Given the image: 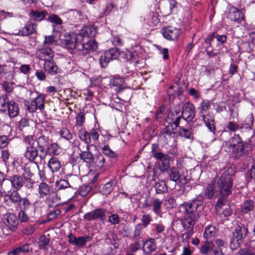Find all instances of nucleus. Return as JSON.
Listing matches in <instances>:
<instances>
[{
  "mask_svg": "<svg viewBox=\"0 0 255 255\" xmlns=\"http://www.w3.org/2000/svg\"><path fill=\"white\" fill-rule=\"evenodd\" d=\"M184 216L181 219L183 227L187 231L185 233L186 238H189L194 234V226L202 210V202L196 199L180 205Z\"/></svg>",
  "mask_w": 255,
  "mask_h": 255,
  "instance_id": "1",
  "label": "nucleus"
},
{
  "mask_svg": "<svg viewBox=\"0 0 255 255\" xmlns=\"http://www.w3.org/2000/svg\"><path fill=\"white\" fill-rule=\"evenodd\" d=\"M235 173V171L233 168H228L221 175L220 178L214 179L221 194V197L217 203L218 207L221 208L222 205H225V198L232 193Z\"/></svg>",
  "mask_w": 255,
  "mask_h": 255,
  "instance_id": "2",
  "label": "nucleus"
},
{
  "mask_svg": "<svg viewBox=\"0 0 255 255\" xmlns=\"http://www.w3.org/2000/svg\"><path fill=\"white\" fill-rule=\"evenodd\" d=\"M248 233L247 227L242 223L237 225L230 242V248L234 250L240 247Z\"/></svg>",
  "mask_w": 255,
  "mask_h": 255,
  "instance_id": "3",
  "label": "nucleus"
},
{
  "mask_svg": "<svg viewBox=\"0 0 255 255\" xmlns=\"http://www.w3.org/2000/svg\"><path fill=\"white\" fill-rule=\"evenodd\" d=\"M24 142L27 145L24 152V156L31 163H37V159L39 158L40 161L44 158L41 155H38L37 149L33 146L34 140L31 136H27L24 139Z\"/></svg>",
  "mask_w": 255,
  "mask_h": 255,
  "instance_id": "4",
  "label": "nucleus"
},
{
  "mask_svg": "<svg viewBox=\"0 0 255 255\" xmlns=\"http://www.w3.org/2000/svg\"><path fill=\"white\" fill-rule=\"evenodd\" d=\"M24 178L22 176L15 174L6 179L3 184L2 189L4 193L10 191L11 188L13 190L19 191L24 184Z\"/></svg>",
  "mask_w": 255,
  "mask_h": 255,
  "instance_id": "5",
  "label": "nucleus"
},
{
  "mask_svg": "<svg viewBox=\"0 0 255 255\" xmlns=\"http://www.w3.org/2000/svg\"><path fill=\"white\" fill-rule=\"evenodd\" d=\"M2 222L4 226L2 228L3 233L6 235L10 234L17 229L18 219L14 214L8 213L3 215Z\"/></svg>",
  "mask_w": 255,
  "mask_h": 255,
  "instance_id": "6",
  "label": "nucleus"
},
{
  "mask_svg": "<svg viewBox=\"0 0 255 255\" xmlns=\"http://www.w3.org/2000/svg\"><path fill=\"white\" fill-rule=\"evenodd\" d=\"M156 145H152L151 153L152 156L156 160H159V169L161 172L167 171L170 166V161L171 157L166 154L156 150L155 147Z\"/></svg>",
  "mask_w": 255,
  "mask_h": 255,
  "instance_id": "7",
  "label": "nucleus"
},
{
  "mask_svg": "<svg viewBox=\"0 0 255 255\" xmlns=\"http://www.w3.org/2000/svg\"><path fill=\"white\" fill-rule=\"evenodd\" d=\"M254 118L252 114H250L246 119L245 124L240 125L237 123L229 122L226 125V128L231 132H235L243 128L251 129L253 125Z\"/></svg>",
  "mask_w": 255,
  "mask_h": 255,
  "instance_id": "8",
  "label": "nucleus"
},
{
  "mask_svg": "<svg viewBox=\"0 0 255 255\" xmlns=\"http://www.w3.org/2000/svg\"><path fill=\"white\" fill-rule=\"evenodd\" d=\"M35 55L37 58L45 61L53 59L54 53L48 45H41L37 47Z\"/></svg>",
  "mask_w": 255,
  "mask_h": 255,
  "instance_id": "9",
  "label": "nucleus"
},
{
  "mask_svg": "<svg viewBox=\"0 0 255 255\" xmlns=\"http://www.w3.org/2000/svg\"><path fill=\"white\" fill-rule=\"evenodd\" d=\"M81 39L79 38L77 33L66 34L62 40L63 46L69 49H76L78 50V44H80Z\"/></svg>",
  "mask_w": 255,
  "mask_h": 255,
  "instance_id": "10",
  "label": "nucleus"
},
{
  "mask_svg": "<svg viewBox=\"0 0 255 255\" xmlns=\"http://www.w3.org/2000/svg\"><path fill=\"white\" fill-rule=\"evenodd\" d=\"M120 55L119 49L116 47L113 48L102 54L100 58V63L102 67L107 66L111 60L117 59Z\"/></svg>",
  "mask_w": 255,
  "mask_h": 255,
  "instance_id": "11",
  "label": "nucleus"
},
{
  "mask_svg": "<svg viewBox=\"0 0 255 255\" xmlns=\"http://www.w3.org/2000/svg\"><path fill=\"white\" fill-rule=\"evenodd\" d=\"M200 252L204 255H224L222 249H217L212 242L206 241L201 246Z\"/></svg>",
  "mask_w": 255,
  "mask_h": 255,
  "instance_id": "12",
  "label": "nucleus"
},
{
  "mask_svg": "<svg viewBox=\"0 0 255 255\" xmlns=\"http://www.w3.org/2000/svg\"><path fill=\"white\" fill-rule=\"evenodd\" d=\"M108 211L104 208H97L85 214L84 219L88 221L100 220L103 221Z\"/></svg>",
  "mask_w": 255,
  "mask_h": 255,
  "instance_id": "13",
  "label": "nucleus"
},
{
  "mask_svg": "<svg viewBox=\"0 0 255 255\" xmlns=\"http://www.w3.org/2000/svg\"><path fill=\"white\" fill-rule=\"evenodd\" d=\"M195 116V106L190 103L183 105L181 117L187 123L192 122Z\"/></svg>",
  "mask_w": 255,
  "mask_h": 255,
  "instance_id": "14",
  "label": "nucleus"
},
{
  "mask_svg": "<svg viewBox=\"0 0 255 255\" xmlns=\"http://www.w3.org/2000/svg\"><path fill=\"white\" fill-rule=\"evenodd\" d=\"M84 41H80V44H78V51H79V54L84 55L90 51H94L97 49V45L95 40L90 39L85 42Z\"/></svg>",
  "mask_w": 255,
  "mask_h": 255,
  "instance_id": "15",
  "label": "nucleus"
},
{
  "mask_svg": "<svg viewBox=\"0 0 255 255\" xmlns=\"http://www.w3.org/2000/svg\"><path fill=\"white\" fill-rule=\"evenodd\" d=\"M45 97L42 95L37 96L31 103L27 106V109L29 112L34 113L37 110L41 112L44 109Z\"/></svg>",
  "mask_w": 255,
  "mask_h": 255,
  "instance_id": "16",
  "label": "nucleus"
},
{
  "mask_svg": "<svg viewBox=\"0 0 255 255\" xmlns=\"http://www.w3.org/2000/svg\"><path fill=\"white\" fill-rule=\"evenodd\" d=\"M18 191L13 190L4 195V202L9 207H17L21 199Z\"/></svg>",
  "mask_w": 255,
  "mask_h": 255,
  "instance_id": "17",
  "label": "nucleus"
},
{
  "mask_svg": "<svg viewBox=\"0 0 255 255\" xmlns=\"http://www.w3.org/2000/svg\"><path fill=\"white\" fill-rule=\"evenodd\" d=\"M97 32V29L94 25L84 26L79 33H77L79 38L84 41L85 38L94 37Z\"/></svg>",
  "mask_w": 255,
  "mask_h": 255,
  "instance_id": "18",
  "label": "nucleus"
},
{
  "mask_svg": "<svg viewBox=\"0 0 255 255\" xmlns=\"http://www.w3.org/2000/svg\"><path fill=\"white\" fill-rule=\"evenodd\" d=\"M169 177L170 180L177 182L179 181L182 184H186L187 183V179L185 176L180 175L178 170L175 167H172L166 171Z\"/></svg>",
  "mask_w": 255,
  "mask_h": 255,
  "instance_id": "19",
  "label": "nucleus"
},
{
  "mask_svg": "<svg viewBox=\"0 0 255 255\" xmlns=\"http://www.w3.org/2000/svg\"><path fill=\"white\" fill-rule=\"evenodd\" d=\"M216 179H214L210 184L208 185L204 191V196L207 199H211L214 196H221V194L218 190L217 185H216Z\"/></svg>",
  "mask_w": 255,
  "mask_h": 255,
  "instance_id": "20",
  "label": "nucleus"
},
{
  "mask_svg": "<svg viewBox=\"0 0 255 255\" xmlns=\"http://www.w3.org/2000/svg\"><path fill=\"white\" fill-rule=\"evenodd\" d=\"M180 33L179 29L168 26L162 29V34L167 40H174L177 39Z\"/></svg>",
  "mask_w": 255,
  "mask_h": 255,
  "instance_id": "21",
  "label": "nucleus"
},
{
  "mask_svg": "<svg viewBox=\"0 0 255 255\" xmlns=\"http://www.w3.org/2000/svg\"><path fill=\"white\" fill-rule=\"evenodd\" d=\"M202 120L208 129L215 134L216 131L215 117L211 113H207L201 116Z\"/></svg>",
  "mask_w": 255,
  "mask_h": 255,
  "instance_id": "22",
  "label": "nucleus"
},
{
  "mask_svg": "<svg viewBox=\"0 0 255 255\" xmlns=\"http://www.w3.org/2000/svg\"><path fill=\"white\" fill-rule=\"evenodd\" d=\"M227 18L231 21L239 22L244 19V16L241 11L236 7H232L229 9Z\"/></svg>",
  "mask_w": 255,
  "mask_h": 255,
  "instance_id": "23",
  "label": "nucleus"
},
{
  "mask_svg": "<svg viewBox=\"0 0 255 255\" xmlns=\"http://www.w3.org/2000/svg\"><path fill=\"white\" fill-rule=\"evenodd\" d=\"M181 117L179 111H176L175 113L170 112L168 114L166 121L168 123V125L172 127V125H174L176 128L179 126Z\"/></svg>",
  "mask_w": 255,
  "mask_h": 255,
  "instance_id": "24",
  "label": "nucleus"
},
{
  "mask_svg": "<svg viewBox=\"0 0 255 255\" xmlns=\"http://www.w3.org/2000/svg\"><path fill=\"white\" fill-rule=\"evenodd\" d=\"M144 21L150 26H153L159 22L158 14L156 12L149 11L144 17Z\"/></svg>",
  "mask_w": 255,
  "mask_h": 255,
  "instance_id": "25",
  "label": "nucleus"
},
{
  "mask_svg": "<svg viewBox=\"0 0 255 255\" xmlns=\"http://www.w3.org/2000/svg\"><path fill=\"white\" fill-rule=\"evenodd\" d=\"M44 70L51 75H54L58 72V67L54 61L53 58L45 61L43 65Z\"/></svg>",
  "mask_w": 255,
  "mask_h": 255,
  "instance_id": "26",
  "label": "nucleus"
},
{
  "mask_svg": "<svg viewBox=\"0 0 255 255\" xmlns=\"http://www.w3.org/2000/svg\"><path fill=\"white\" fill-rule=\"evenodd\" d=\"M36 24L33 23H29L26 25L21 30H19L17 33H15V34L19 36H27L30 34H33L36 31Z\"/></svg>",
  "mask_w": 255,
  "mask_h": 255,
  "instance_id": "27",
  "label": "nucleus"
},
{
  "mask_svg": "<svg viewBox=\"0 0 255 255\" xmlns=\"http://www.w3.org/2000/svg\"><path fill=\"white\" fill-rule=\"evenodd\" d=\"M125 80L123 77H115L110 79L109 85L111 87H115L117 92H120L124 88Z\"/></svg>",
  "mask_w": 255,
  "mask_h": 255,
  "instance_id": "28",
  "label": "nucleus"
},
{
  "mask_svg": "<svg viewBox=\"0 0 255 255\" xmlns=\"http://www.w3.org/2000/svg\"><path fill=\"white\" fill-rule=\"evenodd\" d=\"M154 238H150L143 243V251L145 254H150L156 249V243Z\"/></svg>",
  "mask_w": 255,
  "mask_h": 255,
  "instance_id": "29",
  "label": "nucleus"
},
{
  "mask_svg": "<svg viewBox=\"0 0 255 255\" xmlns=\"http://www.w3.org/2000/svg\"><path fill=\"white\" fill-rule=\"evenodd\" d=\"M92 145H87L86 146V150L81 152L79 154V156L84 162L89 163L90 164L94 163V156L93 154L90 151V146Z\"/></svg>",
  "mask_w": 255,
  "mask_h": 255,
  "instance_id": "30",
  "label": "nucleus"
},
{
  "mask_svg": "<svg viewBox=\"0 0 255 255\" xmlns=\"http://www.w3.org/2000/svg\"><path fill=\"white\" fill-rule=\"evenodd\" d=\"M38 168L37 163H30L26 164L24 168L23 173L24 178H31L34 175V172Z\"/></svg>",
  "mask_w": 255,
  "mask_h": 255,
  "instance_id": "31",
  "label": "nucleus"
},
{
  "mask_svg": "<svg viewBox=\"0 0 255 255\" xmlns=\"http://www.w3.org/2000/svg\"><path fill=\"white\" fill-rule=\"evenodd\" d=\"M175 132L174 131V128L171 126L168 125L165 127L160 132V136L161 137L165 138V142L167 143L168 139H171L174 137Z\"/></svg>",
  "mask_w": 255,
  "mask_h": 255,
  "instance_id": "32",
  "label": "nucleus"
},
{
  "mask_svg": "<svg viewBox=\"0 0 255 255\" xmlns=\"http://www.w3.org/2000/svg\"><path fill=\"white\" fill-rule=\"evenodd\" d=\"M242 142V140L239 134H234L228 141L226 142V146L231 151V149L236 148L237 145Z\"/></svg>",
  "mask_w": 255,
  "mask_h": 255,
  "instance_id": "33",
  "label": "nucleus"
},
{
  "mask_svg": "<svg viewBox=\"0 0 255 255\" xmlns=\"http://www.w3.org/2000/svg\"><path fill=\"white\" fill-rule=\"evenodd\" d=\"M154 230L153 236L155 239L161 238V235L164 234L165 226L162 223H157L153 225Z\"/></svg>",
  "mask_w": 255,
  "mask_h": 255,
  "instance_id": "34",
  "label": "nucleus"
},
{
  "mask_svg": "<svg viewBox=\"0 0 255 255\" xmlns=\"http://www.w3.org/2000/svg\"><path fill=\"white\" fill-rule=\"evenodd\" d=\"M7 109L8 114L10 118H15L19 113V109L17 105L13 101L8 103Z\"/></svg>",
  "mask_w": 255,
  "mask_h": 255,
  "instance_id": "35",
  "label": "nucleus"
},
{
  "mask_svg": "<svg viewBox=\"0 0 255 255\" xmlns=\"http://www.w3.org/2000/svg\"><path fill=\"white\" fill-rule=\"evenodd\" d=\"M178 133L179 136L187 139H193V130L192 128L187 129L180 126H178Z\"/></svg>",
  "mask_w": 255,
  "mask_h": 255,
  "instance_id": "36",
  "label": "nucleus"
},
{
  "mask_svg": "<svg viewBox=\"0 0 255 255\" xmlns=\"http://www.w3.org/2000/svg\"><path fill=\"white\" fill-rule=\"evenodd\" d=\"M38 245L40 249L47 251L50 247L49 238L45 235L41 236L39 238Z\"/></svg>",
  "mask_w": 255,
  "mask_h": 255,
  "instance_id": "37",
  "label": "nucleus"
},
{
  "mask_svg": "<svg viewBox=\"0 0 255 255\" xmlns=\"http://www.w3.org/2000/svg\"><path fill=\"white\" fill-rule=\"evenodd\" d=\"M162 201L159 198H155L152 201L151 206L153 212L157 216L161 217V206Z\"/></svg>",
  "mask_w": 255,
  "mask_h": 255,
  "instance_id": "38",
  "label": "nucleus"
},
{
  "mask_svg": "<svg viewBox=\"0 0 255 255\" xmlns=\"http://www.w3.org/2000/svg\"><path fill=\"white\" fill-rule=\"evenodd\" d=\"M231 151L235 158H240L245 154V150L243 142L237 145L236 148L231 149Z\"/></svg>",
  "mask_w": 255,
  "mask_h": 255,
  "instance_id": "39",
  "label": "nucleus"
},
{
  "mask_svg": "<svg viewBox=\"0 0 255 255\" xmlns=\"http://www.w3.org/2000/svg\"><path fill=\"white\" fill-rule=\"evenodd\" d=\"M48 167L53 172H57L61 167V163L57 158L52 157L49 160Z\"/></svg>",
  "mask_w": 255,
  "mask_h": 255,
  "instance_id": "40",
  "label": "nucleus"
},
{
  "mask_svg": "<svg viewBox=\"0 0 255 255\" xmlns=\"http://www.w3.org/2000/svg\"><path fill=\"white\" fill-rule=\"evenodd\" d=\"M50 192L49 186L46 183L42 182L39 185L38 193L40 198L48 195Z\"/></svg>",
  "mask_w": 255,
  "mask_h": 255,
  "instance_id": "41",
  "label": "nucleus"
},
{
  "mask_svg": "<svg viewBox=\"0 0 255 255\" xmlns=\"http://www.w3.org/2000/svg\"><path fill=\"white\" fill-rule=\"evenodd\" d=\"M78 136L81 140L84 141L86 144H89L91 142L89 132L87 131L85 128H81L79 130Z\"/></svg>",
  "mask_w": 255,
  "mask_h": 255,
  "instance_id": "42",
  "label": "nucleus"
},
{
  "mask_svg": "<svg viewBox=\"0 0 255 255\" xmlns=\"http://www.w3.org/2000/svg\"><path fill=\"white\" fill-rule=\"evenodd\" d=\"M255 207L254 202L251 200H246L242 206V211L244 213H247L254 210Z\"/></svg>",
  "mask_w": 255,
  "mask_h": 255,
  "instance_id": "43",
  "label": "nucleus"
},
{
  "mask_svg": "<svg viewBox=\"0 0 255 255\" xmlns=\"http://www.w3.org/2000/svg\"><path fill=\"white\" fill-rule=\"evenodd\" d=\"M211 107V104L208 100H203L200 103L198 109L201 116L207 114L206 113Z\"/></svg>",
  "mask_w": 255,
  "mask_h": 255,
  "instance_id": "44",
  "label": "nucleus"
},
{
  "mask_svg": "<svg viewBox=\"0 0 255 255\" xmlns=\"http://www.w3.org/2000/svg\"><path fill=\"white\" fill-rule=\"evenodd\" d=\"M92 164H95L98 168L104 167L105 164V159L103 154L99 153L96 155L94 158V163H92Z\"/></svg>",
  "mask_w": 255,
  "mask_h": 255,
  "instance_id": "45",
  "label": "nucleus"
},
{
  "mask_svg": "<svg viewBox=\"0 0 255 255\" xmlns=\"http://www.w3.org/2000/svg\"><path fill=\"white\" fill-rule=\"evenodd\" d=\"M155 188L156 194H162L167 191L168 187L164 181L156 182Z\"/></svg>",
  "mask_w": 255,
  "mask_h": 255,
  "instance_id": "46",
  "label": "nucleus"
},
{
  "mask_svg": "<svg viewBox=\"0 0 255 255\" xmlns=\"http://www.w3.org/2000/svg\"><path fill=\"white\" fill-rule=\"evenodd\" d=\"M71 187L69 183L65 179H60L55 183V188L57 190H63Z\"/></svg>",
  "mask_w": 255,
  "mask_h": 255,
  "instance_id": "47",
  "label": "nucleus"
},
{
  "mask_svg": "<svg viewBox=\"0 0 255 255\" xmlns=\"http://www.w3.org/2000/svg\"><path fill=\"white\" fill-rule=\"evenodd\" d=\"M31 205L29 200L27 198L24 197L21 198L17 207L19 208L20 210L27 211Z\"/></svg>",
  "mask_w": 255,
  "mask_h": 255,
  "instance_id": "48",
  "label": "nucleus"
},
{
  "mask_svg": "<svg viewBox=\"0 0 255 255\" xmlns=\"http://www.w3.org/2000/svg\"><path fill=\"white\" fill-rule=\"evenodd\" d=\"M47 12L43 10V11H32L31 12V15L33 19L35 20L41 21L42 20L45 16L47 15Z\"/></svg>",
  "mask_w": 255,
  "mask_h": 255,
  "instance_id": "49",
  "label": "nucleus"
},
{
  "mask_svg": "<svg viewBox=\"0 0 255 255\" xmlns=\"http://www.w3.org/2000/svg\"><path fill=\"white\" fill-rule=\"evenodd\" d=\"M8 101L7 96L3 95L0 97V111L5 112L7 110Z\"/></svg>",
  "mask_w": 255,
  "mask_h": 255,
  "instance_id": "50",
  "label": "nucleus"
},
{
  "mask_svg": "<svg viewBox=\"0 0 255 255\" xmlns=\"http://www.w3.org/2000/svg\"><path fill=\"white\" fill-rule=\"evenodd\" d=\"M102 150L103 154L109 158H114L117 156V154L111 149L109 146L108 145H104L102 147Z\"/></svg>",
  "mask_w": 255,
  "mask_h": 255,
  "instance_id": "51",
  "label": "nucleus"
},
{
  "mask_svg": "<svg viewBox=\"0 0 255 255\" xmlns=\"http://www.w3.org/2000/svg\"><path fill=\"white\" fill-rule=\"evenodd\" d=\"M216 234V228L214 226H210L205 228L204 236L205 238L208 239L214 236Z\"/></svg>",
  "mask_w": 255,
  "mask_h": 255,
  "instance_id": "52",
  "label": "nucleus"
},
{
  "mask_svg": "<svg viewBox=\"0 0 255 255\" xmlns=\"http://www.w3.org/2000/svg\"><path fill=\"white\" fill-rule=\"evenodd\" d=\"M37 141L39 147H47L49 143V138L44 135H41L38 138Z\"/></svg>",
  "mask_w": 255,
  "mask_h": 255,
  "instance_id": "53",
  "label": "nucleus"
},
{
  "mask_svg": "<svg viewBox=\"0 0 255 255\" xmlns=\"http://www.w3.org/2000/svg\"><path fill=\"white\" fill-rule=\"evenodd\" d=\"M59 134L61 136V137L67 140H69L72 138V134L69 131V130L66 128H62L59 132Z\"/></svg>",
  "mask_w": 255,
  "mask_h": 255,
  "instance_id": "54",
  "label": "nucleus"
},
{
  "mask_svg": "<svg viewBox=\"0 0 255 255\" xmlns=\"http://www.w3.org/2000/svg\"><path fill=\"white\" fill-rule=\"evenodd\" d=\"M48 20L53 24V26L61 25L63 23L62 19L58 15L54 14L49 15Z\"/></svg>",
  "mask_w": 255,
  "mask_h": 255,
  "instance_id": "55",
  "label": "nucleus"
},
{
  "mask_svg": "<svg viewBox=\"0 0 255 255\" xmlns=\"http://www.w3.org/2000/svg\"><path fill=\"white\" fill-rule=\"evenodd\" d=\"M239 255H255V252L251 248V246L247 245L244 248H241L239 252Z\"/></svg>",
  "mask_w": 255,
  "mask_h": 255,
  "instance_id": "56",
  "label": "nucleus"
},
{
  "mask_svg": "<svg viewBox=\"0 0 255 255\" xmlns=\"http://www.w3.org/2000/svg\"><path fill=\"white\" fill-rule=\"evenodd\" d=\"M59 146L56 143H51L47 147L46 152L50 154H57L59 150Z\"/></svg>",
  "mask_w": 255,
  "mask_h": 255,
  "instance_id": "57",
  "label": "nucleus"
},
{
  "mask_svg": "<svg viewBox=\"0 0 255 255\" xmlns=\"http://www.w3.org/2000/svg\"><path fill=\"white\" fill-rule=\"evenodd\" d=\"M113 189V182H109L103 186L102 191L103 194L108 195L111 193Z\"/></svg>",
  "mask_w": 255,
  "mask_h": 255,
  "instance_id": "58",
  "label": "nucleus"
},
{
  "mask_svg": "<svg viewBox=\"0 0 255 255\" xmlns=\"http://www.w3.org/2000/svg\"><path fill=\"white\" fill-rule=\"evenodd\" d=\"M90 137L92 139L94 142L96 143L99 140V130L97 128H92L89 131Z\"/></svg>",
  "mask_w": 255,
  "mask_h": 255,
  "instance_id": "59",
  "label": "nucleus"
},
{
  "mask_svg": "<svg viewBox=\"0 0 255 255\" xmlns=\"http://www.w3.org/2000/svg\"><path fill=\"white\" fill-rule=\"evenodd\" d=\"M164 205L168 209H172L176 206V202L174 198L170 197L164 201Z\"/></svg>",
  "mask_w": 255,
  "mask_h": 255,
  "instance_id": "60",
  "label": "nucleus"
},
{
  "mask_svg": "<svg viewBox=\"0 0 255 255\" xmlns=\"http://www.w3.org/2000/svg\"><path fill=\"white\" fill-rule=\"evenodd\" d=\"M142 229V225L141 224H137L136 226L133 234V238L135 240H138L139 239Z\"/></svg>",
  "mask_w": 255,
  "mask_h": 255,
  "instance_id": "61",
  "label": "nucleus"
},
{
  "mask_svg": "<svg viewBox=\"0 0 255 255\" xmlns=\"http://www.w3.org/2000/svg\"><path fill=\"white\" fill-rule=\"evenodd\" d=\"M76 126L77 127H82L85 122V117L83 113L80 112L76 118Z\"/></svg>",
  "mask_w": 255,
  "mask_h": 255,
  "instance_id": "62",
  "label": "nucleus"
},
{
  "mask_svg": "<svg viewBox=\"0 0 255 255\" xmlns=\"http://www.w3.org/2000/svg\"><path fill=\"white\" fill-rule=\"evenodd\" d=\"M89 239V237L88 236L85 237L81 236L78 238H77L75 245L79 247L83 246L86 244L87 242V239Z\"/></svg>",
  "mask_w": 255,
  "mask_h": 255,
  "instance_id": "63",
  "label": "nucleus"
},
{
  "mask_svg": "<svg viewBox=\"0 0 255 255\" xmlns=\"http://www.w3.org/2000/svg\"><path fill=\"white\" fill-rule=\"evenodd\" d=\"M151 217L148 214H144L142 215L141 218V221L142 222V227H146L147 225H148L150 222L151 221Z\"/></svg>",
  "mask_w": 255,
  "mask_h": 255,
  "instance_id": "64",
  "label": "nucleus"
}]
</instances>
